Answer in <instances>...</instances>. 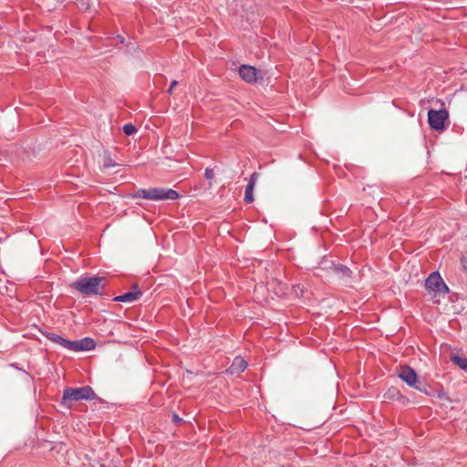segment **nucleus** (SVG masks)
Masks as SVG:
<instances>
[{"label": "nucleus", "mask_w": 467, "mask_h": 467, "mask_svg": "<svg viewBox=\"0 0 467 467\" xmlns=\"http://www.w3.org/2000/svg\"><path fill=\"white\" fill-rule=\"evenodd\" d=\"M106 279L99 276H80L71 284L73 289L78 290L83 296L99 295L104 290Z\"/></svg>", "instance_id": "f257e3e1"}, {"label": "nucleus", "mask_w": 467, "mask_h": 467, "mask_svg": "<svg viewBox=\"0 0 467 467\" xmlns=\"http://www.w3.org/2000/svg\"><path fill=\"white\" fill-rule=\"evenodd\" d=\"M96 398V394L91 387L84 386L79 388H67L63 391L62 405L70 409L73 402L78 400H91Z\"/></svg>", "instance_id": "f03ea898"}, {"label": "nucleus", "mask_w": 467, "mask_h": 467, "mask_svg": "<svg viewBox=\"0 0 467 467\" xmlns=\"http://www.w3.org/2000/svg\"><path fill=\"white\" fill-rule=\"evenodd\" d=\"M132 198H142L151 201L176 200L179 194L172 189L151 188L140 189L131 194Z\"/></svg>", "instance_id": "7ed1b4c3"}, {"label": "nucleus", "mask_w": 467, "mask_h": 467, "mask_svg": "<svg viewBox=\"0 0 467 467\" xmlns=\"http://www.w3.org/2000/svg\"><path fill=\"white\" fill-rule=\"evenodd\" d=\"M425 287L430 294L433 295V296L441 294L446 295L449 293V287L438 272H433L429 275L425 281Z\"/></svg>", "instance_id": "20e7f679"}, {"label": "nucleus", "mask_w": 467, "mask_h": 467, "mask_svg": "<svg viewBox=\"0 0 467 467\" xmlns=\"http://www.w3.org/2000/svg\"><path fill=\"white\" fill-rule=\"evenodd\" d=\"M448 117L449 113L445 109L439 110L430 109L428 112V122L431 129L435 130H442Z\"/></svg>", "instance_id": "39448f33"}, {"label": "nucleus", "mask_w": 467, "mask_h": 467, "mask_svg": "<svg viewBox=\"0 0 467 467\" xmlns=\"http://www.w3.org/2000/svg\"><path fill=\"white\" fill-rule=\"evenodd\" d=\"M239 76L247 83H255L262 78L260 72L255 67L249 65H242L239 67Z\"/></svg>", "instance_id": "423d86ee"}, {"label": "nucleus", "mask_w": 467, "mask_h": 467, "mask_svg": "<svg viewBox=\"0 0 467 467\" xmlns=\"http://www.w3.org/2000/svg\"><path fill=\"white\" fill-rule=\"evenodd\" d=\"M399 378L407 383L410 387L420 389L417 386L418 376L413 368L408 366L401 367L398 374Z\"/></svg>", "instance_id": "0eeeda50"}, {"label": "nucleus", "mask_w": 467, "mask_h": 467, "mask_svg": "<svg viewBox=\"0 0 467 467\" xmlns=\"http://www.w3.org/2000/svg\"><path fill=\"white\" fill-rule=\"evenodd\" d=\"M258 174L256 172H254L251 174L248 183L245 187L244 192V201L247 203H252L254 202V188L257 182Z\"/></svg>", "instance_id": "6e6552de"}, {"label": "nucleus", "mask_w": 467, "mask_h": 467, "mask_svg": "<svg viewBox=\"0 0 467 467\" xmlns=\"http://www.w3.org/2000/svg\"><path fill=\"white\" fill-rule=\"evenodd\" d=\"M246 367V361L241 357H236L233 360L232 365L227 369V372L230 373L231 375H238L244 372Z\"/></svg>", "instance_id": "1a4fd4ad"}, {"label": "nucleus", "mask_w": 467, "mask_h": 467, "mask_svg": "<svg viewBox=\"0 0 467 467\" xmlns=\"http://www.w3.org/2000/svg\"><path fill=\"white\" fill-rule=\"evenodd\" d=\"M134 291L127 292L121 296H116L114 298V301L117 302H134L140 298L142 296V293L140 290L138 289L137 286L134 287Z\"/></svg>", "instance_id": "9d476101"}, {"label": "nucleus", "mask_w": 467, "mask_h": 467, "mask_svg": "<svg viewBox=\"0 0 467 467\" xmlns=\"http://www.w3.org/2000/svg\"><path fill=\"white\" fill-rule=\"evenodd\" d=\"M331 265L333 266V267H331L332 270L334 271V273L336 275H338L339 278L348 280L351 277V271L348 267H347L343 265H335L332 262H331Z\"/></svg>", "instance_id": "9b49d317"}, {"label": "nucleus", "mask_w": 467, "mask_h": 467, "mask_svg": "<svg viewBox=\"0 0 467 467\" xmlns=\"http://www.w3.org/2000/svg\"><path fill=\"white\" fill-rule=\"evenodd\" d=\"M96 347L95 341L90 337H85L79 340V350H92Z\"/></svg>", "instance_id": "f8f14e48"}, {"label": "nucleus", "mask_w": 467, "mask_h": 467, "mask_svg": "<svg viewBox=\"0 0 467 467\" xmlns=\"http://www.w3.org/2000/svg\"><path fill=\"white\" fill-rule=\"evenodd\" d=\"M451 360L460 368L463 370L467 369V358L465 357L454 355L451 358Z\"/></svg>", "instance_id": "ddd939ff"}, {"label": "nucleus", "mask_w": 467, "mask_h": 467, "mask_svg": "<svg viewBox=\"0 0 467 467\" xmlns=\"http://www.w3.org/2000/svg\"><path fill=\"white\" fill-rule=\"evenodd\" d=\"M44 335L50 341H52L54 343H57V344H59V345H61L63 347L65 338H63L59 335H57L55 333H50V332L45 333Z\"/></svg>", "instance_id": "4468645a"}, {"label": "nucleus", "mask_w": 467, "mask_h": 467, "mask_svg": "<svg viewBox=\"0 0 467 467\" xmlns=\"http://www.w3.org/2000/svg\"><path fill=\"white\" fill-rule=\"evenodd\" d=\"M63 347L67 349L78 352L79 350V340L70 341L65 339Z\"/></svg>", "instance_id": "2eb2a0df"}, {"label": "nucleus", "mask_w": 467, "mask_h": 467, "mask_svg": "<svg viewBox=\"0 0 467 467\" xmlns=\"http://www.w3.org/2000/svg\"><path fill=\"white\" fill-rule=\"evenodd\" d=\"M117 165L118 163L111 158L110 154L106 152L103 158V168L109 169Z\"/></svg>", "instance_id": "dca6fc26"}, {"label": "nucleus", "mask_w": 467, "mask_h": 467, "mask_svg": "<svg viewBox=\"0 0 467 467\" xmlns=\"http://www.w3.org/2000/svg\"><path fill=\"white\" fill-rule=\"evenodd\" d=\"M122 130L127 136H131L137 131L136 127L131 123L125 124Z\"/></svg>", "instance_id": "f3484780"}, {"label": "nucleus", "mask_w": 467, "mask_h": 467, "mask_svg": "<svg viewBox=\"0 0 467 467\" xmlns=\"http://www.w3.org/2000/svg\"><path fill=\"white\" fill-rule=\"evenodd\" d=\"M182 419L178 416V414H172V422L176 425H180L182 422Z\"/></svg>", "instance_id": "a211bd4d"}, {"label": "nucleus", "mask_w": 467, "mask_h": 467, "mask_svg": "<svg viewBox=\"0 0 467 467\" xmlns=\"http://www.w3.org/2000/svg\"><path fill=\"white\" fill-rule=\"evenodd\" d=\"M177 85H178V81H177V80H173V81H171V85H170V88H168V90H167V93L171 95V94L172 93L173 88H174Z\"/></svg>", "instance_id": "6ab92c4d"}, {"label": "nucleus", "mask_w": 467, "mask_h": 467, "mask_svg": "<svg viewBox=\"0 0 467 467\" xmlns=\"http://www.w3.org/2000/svg\"><path fill=\"white\" fill-rule=\"evenodd\" d=\"M213 176V170L206 168V180H211Z\"/></svg>", "instance_id": "aec40b11"}, {"label": "nucleus", "mask_w": 467, "mask_h": 467, "mask_svg": "<svg viewBox=\"0 0 467 467\" xmlns=\"http://www.w3.org/2000/svg\"><path fill=\"white\" fill-rule=\"evenodd\" d=\"M462 261V264L463 265L464 268H467V254L466 255H463L461 259Z\"/></svg>", "instance_id": "412c9836"}]
</instances>
